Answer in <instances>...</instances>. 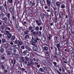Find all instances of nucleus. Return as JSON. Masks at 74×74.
<instances>
[{
    "label": "nucleus",
    "mask_w": 74,
    "mask_h": 74,
    "mask_svg": "<svg viewBox=\"0 0 74 74\" xmlns=\"http://www.w3.org/2000/svg\"><path fill=\"white\" fill-rule=\"evenodd\" d=\"M34 41H32V45L35 46L36 45V44H36V43L38 42V41H39V39L38 37H37L36 38H35V40H34Z\"/></svg>",
    "instance_id": "f257e3e1"
},
{
    "label": "nucleus",
    "mask_w": 74,
    "mask_h": 74,
    "mask_svg": "<svg viewBox=\"0 0 74 74\" xmlns=\"http://www.w3.org/2000/svg\"><path fill=\"white\" fill-rule=\"evenodd\" d=\"M24 63L25 64H28L27 65H28V64L29 65V66H32V65H34V62H28V61H25L24 62Z\"/></svg>",
    "instance_id": "f03ea898"
},
{
    "label": "nucleus",
    "mask_w": 74,
    "mask_h": 74,
    "mask_svg": "<svg viewBox=\"0 0 74 74\" xmlns=\"http://www.w3.org/2000/svg\"><path fill=\"white\" fill-rule=\"evenodd\" d=\"M6 52L9 55H11L12 54V50L11 49H8V51H6Z\"/></svg>",
    "instance_id": "7ed1b4c3"
},
{
    "label": "nucleus",
    "mask_w": 74,
    "mask_h": 74,
    "mask_svg": "<svg viewBox=\"0 0 74 74\" xmlns=\"http://www.w3.org/2000/svg\"><path fill=\"white\" fill-rule=\"evenodd\" d=\"M45 14L44 13H42L41 15V19L43 22L45 21Z\"/></svg>",
    "instance_id": "20e7f679"
},
{
    "label": "nucleus",
    "mask_w": 74,
    "mask_h": 74,
    "mask_svg": "<svg viewBox=\"0 0 74 74\" xmlns=\"http://www.w3.org/2000/svg\"><path fill=\"white\" fill-rule=\"evenodd\" d=\"M58 50H57V48H56L55 51L56 52V53L57 55H59V53H60V50L59 49H58Z\"/></svg>",
    "instance_id": "39448f33"
},
{
    "label": "nucleus",
    "mask_w": 74,
    "mask_h": 74,
    "mask_svg": "<svg viewBox=\"0 0 74 74\" xmlns=\"http://www.w3.org/2000/svg\"><path fill=\"white\" fill-rule=\"evenodd\" d=\"M14 46L16 48H18L19 47V45L18 44L15 43L14 45Z\"/></svg>",
    "instance_id": "423d86ee"
},
{
    "label": "nucleus",
    "mask_w": 74,
    "mask_h": 74,
    "mask_svg": "<svg viewBox=\"0 0 74 74\" xmlns=\"http://www.w3.org/2000/svg\"><path fill=\"white\" fill-rule=\"evenodd\" d=\"M63 16V13L62 12H60L59 13V17L62 18Z\"/></svg>",
    "instance_id": "0eeeda50"
},
{
    "label": "nucleus",
    "mask_w": 74,
    "mask_h": 74,
    "mask_svg": "<svg viewBox=\"0 0 74 74\" xmlns=\"http://www.w3.org/2000/svg\"><path fill=\"white\" fill-rule=\"evenodd\" d=\"M69 52L70 53H73V47H72L71 48L69 49Z\"/></svg>",
    "instance_id": "6e6552de"
},
{
    "label": "nucleus",
    "mask_w": 74,
    "mask_h": 74,
    "mask_svg": "<svg viewBox=\"0 0 74 74\" xmlns=\"http://www.w3.org/2000/svg\"><path fill=\"white\" fill-rule=\"evenodd\" d=\"M40 3L41 4H42V5H44L45 4V1H44L43 0H40Z\"/></svg>",
    "instance_id": "1a4fd4ad"
},
{
    "label": "nucleus",
    "mask_w": 74,
    "mask_h": 74,
    "mask_svg": "<svg viewBox=\"0 0 74 74\" xmlns=\"http://www.w3.org/2000/svg\"><path fill=\"white\" fill-rule=\"evenodd\" d=\"M9 10L11 12V13L12 14V12L14 11V9L12 8V7H10L9 9Z\"/></svg>",
    "instance_id": "9d476101"
},
{
    "label": "nucleus",
    "mask_w": 74,
    "mask_h": 74,
    "mask_svg": "<svg viewBox=\"0 0 74 74\" xmlns=\"http://www.w3.org/2000/svg\"><path fill=\"white\" fill-rule=\"evenodd\" d=\"M33 50L34 51H37V50H38V49L37 48V47L36 46H35L33 47Z\"/></svg>",
    "instance_id": "9b49d317"
},
{
    "label": "nucleus",
    "mask_w": 74,
    "mask_h": 74,
    "mask_svg": "<svg viewBox=\"0 0 74 74\" xmlns=\"http://www.w3.org/2000/svg\"><path fill=\"white\" fill-rule=\"evenodd\" d=\"M47 4L49 7H50V4L51 3V2L49 0H47Z\"/></svg>",
    "instance_id": "f8f14e48"
},
{
    "label": "nucleus",
    "mask_w": 74,
    "mask_h": 74,
    "mask_svg": "<svg viewBox=\"0 0 74 74\" xmlns=\"http://www.w3.org/2000/svg\"><path fill=\"white\" fill-rule=\"evenodd\" d=\"M22 42L18 40V45H19V47L20 45H22Z\"/></svg>",
    "instance_id": "ddd939ff"
},
{
    "label": "nucleus",
    "mask_w": 74,
    "mask_h": 74,
    "mask_svg": "<svg viewBox=\"0 0 74 74\" xmlns=\"http://www.w3.org/2000/svg\"><path fill=\"white\" fill-rule=\"evenodd\" d=\"M33 60L34 61H36L37 62H38L39 61V59L36 58H34Z\"/></svg>",
    "instance_id": "4468645a"
},
{
    "label": "nucleus",
    "mask_w": 74,
    "mask_h": 74,
    "mask_svg": "<svg viewBox=\"0 0 74 74\" xmlns=\"http://www.w3.org/2000/svg\"><path fill=\"white\" fill-rule=\"evenodd\" d=\"M39 71L42 72V73H44V70L42 68H40L39 69Z\"/></svg>",
    "instance_id": "2eb2a0df"
},
{
    "label": "nucleus",
    "mask_w": 74,
    "mask_h": 74,
    "mask_svg": "<svg viewBox=\"0 0 74 74\" xmlns=\"http://www.w3.org/2000/svg\"><path fill=\"white\" fill-rule=\"evenodd\" d=\"M0 51L2 53H3L4 52V49L2 48L0 50Z\"/></svg>",
    "instance_id": "dca6fc26"
},
{
    "label": "nucleus",
    "mask_w": 74,
    "mask_h": 74,
    "mask_svg": "<svg viewBox=\"0 0 74 74\" xmlns=\"http://www.w3.org/2000/svg\"><path fill=\"white\" fill-rule=\"evenodd\" d=\"M56 5L57 6L58 8L60 7V3H59V2H57L56 3Z\"/></svg>",
    "instance_id": "f3484780"
},
{
    "label": "nucleus",
    "mask_w": 74,
    "mask_h": 74,
    "mask_svg": "<svg viewBox=\"0 0 74 74\" xmlns=\"http://www.w3.org/2000/svg\"><path fill=\"white\" fill-rule=\"evenodd\" d=\"M5 8V6L4 5H2L1 6V11H3V10H4V8Z\"/></svg>",
    "instance_id": "a211bd4d"
},
{
    "label": "nucleus",
    "mask_w": 74,
    "mask_h": 74,
    "mask_svg": "<svg viewBox=\"0 0 74 74\" xmlns=\"http://www.w3.org/2000/svg\"><path fill=\"white\" fill-rule=\"evenodd\" d=\"M44 51H48V47L47 46H45L44 47Z\"/></svg>",
    "instance_id": "6ab92c4d"
},
{
    "label": "nucleus",
    "mask_w": 74,
    "mask_h": 74,
    "mask_svg": "<svg viewBox=\"0 0 74 74\" xmlns=\"http://www.w3.org/2000/svg\"><path fill=\"white\" fill-rule=\"evenodd\" d=\"M2 42L3 43H5L6 42V40L5 39L2 38Z\"/></svg>",
    "instance_id": "aec40b11"
},
{
    "label": "nucleus",
    "mask_w": 74,
    "mask_h": 74,
    "mask_svg": "<svg viewBox=\"0 0 74 74\" xmlns=\"http://www.w3.org/2000/svg\"><path fill=\"white\" fill-rule=\"evenodd\" d=\"M37 33H38L37 32L35 31L33 32V34L34 36H36V35H37Z\"/></svg>",
    "instance_id": "412c9836"
},
{
    "label": "nucleus",
    "mask_w": 74,
    "mask_h": 74,
    "mask_svg": "<svg viewBox=\"0 0 74 74\" xmlns=\"http://www.w3.org/2000/svg\"><path fill=\"white\" fill-rule=\"evenodd\" d=\"M7 16L8 18V19H10V17L11 16V14H10V13H8Z\"/></svg>",
    "instance_id": "4be33fe9"
},
{
    "label": "nucleus",
    "mask_w": 74,
    "mask_h": 74,
    "mask_svg": "<svg viewBox=\"0 0 74 74\" xmlns=\"http://www.w3.org/2000/svg\"><path fill=\"white\" fill-rule=\"evenodd\" d=\"M10 62H11V63L10 64V66H11L12 67V64H11V63L12 64H13V60H12V59H11V60H9V62L10 63Z\"/></svg>",
    "instance_id": "5701e85b"
},
{
    "label": "nucleus",
    "mask_w": 74,
    "mask_h": 74,
    "mask_svg": "<svg viewBox=\"0 0 74 74\" xmlns=\"http://www.w3.org/2000/svg\"><path fill=\"white\" fill-rule=\"evenodd\" d=\"M12 36V34H8V37L9 38H10Z\"/></svg>",
    "instance_id": "b1692460"
},
{
    "label": "nucleus",
    "mask_w": 74,
    "mask_h": 74,
    "mask_svg": "<svg viewBox=\"0 0 74 74\" xmlns=\"http://www.w3.org/2000/svg\"><path fill=\"white\" fill-rule=\"evenodd\" d=\"M11 39L12 40H14L15 39V36H12Z\"/></svg>",
    "instance_id": "393cba45"
},
{
    "label": "nucleus",
    "mask_w": 74,
    "mask_h": 74,
    "mask_svg": "<svg viewBox=\"0 0 74 74\" xmlns=\"http://www.w3.org/2000/svg\"><path fill=\"white\" fill-rule=\"evenodd\" d=\"M46 54H45V56H49V53L48 51H46L45 52Z\"/></svg>",
    "instance_id": "a878e982"
},
{
    "label": "nucleus",
    "mask_w": 74,
    "mask_h": 74,
    "mask_svg": "<svg viewBox=\"0 0 74 74\" xmlns=\"http://www.w3.org/2000/svg\"><path fill=\"white\" fill-rule=\"evenodd\" d=\"M16 29L18 30H20V29H21V28H20V27L18 25H16Z\"/></svg>",
    "instance_id": "bb28decb"
},
{
    "label": "nucleus",
    "mask_w": 74,
    "mask_h": 74,
    "mask_svg": "<svg viewBox=\"0 0 74 74\" xmlns=\"http://www.w3.org/2000/svg\"><path fill=\"white\" fill-rule=\"evenodd\" d=\"M46 40L47 39H46V38H45V37H43L42 38V40L44 42H45V41H46Z\"/></svg>",
    "instance_id": "cd10ccee"
},
{
    "label": "nucleus",
    "mask_w": 74,
    "mask_h": 74,
    "mask_svg": "<svg viewBox=\"0 0 74 74\" xmlns=\"http://www.w3.org/2000/svg\"><path fill=\"white\" fill-rule=\"evenodd\" d=\"M35 29L36 31H39V27L38 26H37L35 28Z\"/></svg>",
    "instance_id": "c85d7f7f"
},
{
    "label": "nucleus",
    "mask_w": 74,
    "mask_h": 74,
    "mask_svg": "<svg viewBox=\"0 0 74 74\" xmlns=\"http://www.w3.org/2000/svg\"><path fill=\"white\" fill-rule=\"evenodd\" d=\"M3 21H8V18L6 17H5L4 18H3Z\"/></svg>",
    "instance_id": "c756f323"
},
{
    "label": "nucleus",
    "mask_w": 74,
    "mask_h": 74,
    "mask_svg": "<svg viewBox=\"0 0 74 74\" xmlns=\"http://www.w3.org/2000/svg\"><path fill=\"white\" fill-rule=\"evenodd\" d=\"M29 32L27 30L24 31V32L25 33V34H29Z\"/></svg>",
    "instance_id": "7c9ffc66"
},
{
    "label": "nucleus",
    "mask_w": 74,
    "mask_h": 74,
    "mask_svg": "<svg viewBox=\"0 0 74 74\" xmlns=\"http://www.w3.org/2000/svg\"><path fill=\"white\" fill-rule=\"evenodd\" d=\"M27 56L29 58H32V55L30 53H29L27 55Z\"/></svg>",
    "instance_id": "2f4dec72"
},
{
    "label": "nucleus",
    "mask_w": 74,
    "mask_h": 74,
    "mask_svg": "<svg viewBox=\"0 0 74 74\" xmlns=\"http://www.w3.org/2000/svg\"><path fill=\"white\" fill-rule=\"evenodd\" d=\"M29 38V36L28 35H26L25 37V39H27V38Z\"/></svg>",
    "instance_id": "473e14b6"
},
{
    "label": "nucleus",
    "mask_w": 74,
    "mask_h": 74,
    "mask_svg": "<svg viewBox=\"0 0 74 74\" xmlns=\"http://www.w3.org/2000/svg\"><path fill=\"white\" fill-rule=\"evenodd\" d=\"M67 26V28H70V26H71V25L70 24H68L66 25Z\"/></svg>",
    "instance_id": "72a5a7b5"
},
{
    "label": "nucleus",
    "mask_w": 74,
    "mask_h": 74,
    "mask_svg": "<svg viewBox=\"0 0 74 74\" xmlns=\"http://www.w3.org/2000/svg\"><path fill=\"white\" fill-rule=\"evenodd\" d=\"M18 50L20 52H22V49H20V48H19V49H18Z\"/></svg>",
    "instance_id": "f704fd0d"
},
{
    "label": "nucleus",
    "mask_w": 74,
    "mask_h": 74,
    "mask_svg": "<svg viewBox=\"0 0 74 74\" xmlns=\"http://www.w3.org/2000/svg\"><path fill=\"white\" fill-rule=\"evenodd\" d=\"M4 47L5 48H7L8 47V44H5L4 45Z\"/></svg>",
    "instance_id": "c9c22d12"
},
{
    "label": "nucleus",
    "mask_w": 74,
    "mask_h": 74,
    "mask_svg": "<svg viewBox=\"0 0 74 74\" xmlns=\"http://www.w3.org/2000/svg\"><path fill=\"white\" fill-rule=\"evenodd\" d=\"M60 44L58 43L57 44V47L58 49H59V48H60Z\"/></svg>",
    "instance_id": "e433bc0d"
},
{
    "label": "nucleus",
    "mask_w": 74,
    "mask_h": 74,
    "mask_svg": "<svg viewBox=\"0 0 74 74\" xmlns=\"http://www.w3.org/2000/svg\"><path fill=\"white\" fill-rule=\"evenodd\" d=\"M15 62H16V60H14V63H13V67H12L13 68V67H14V66H15Z\"/></svg>",
    "instance_id": "4c0bfd02"
},
{
    "label": "nucleus",
    "mask_w": 74,
    "mask_h": 74,
    "mask_svg": "<svg viewBox=\"0 0 74 74\" xmlns=\"http://www.w3.org/2000/svg\"><path fill=\"white\" fill-rule=\"evenodd\" d=\"M25 59L27 61H29V58L27 57H25Z\"/></svg>",
    "instance_id": "58836bf2"
},
{
    "label": "nucleus",
    "mask_w": 74,
    "mask_h": 74,
    "mask_svg": "<svg viewBox=\"0 0 74 74\" xmlns=\"http://www.w3.org/2000/svg\"><path fill=\"white\" fill-rule=\"evenodd\" d=\"M53 57L55 58H57V59L58 58V55L57 54L55 55L54 56H53Z\"/></svg>",
    "instance_id": "ea45409f"
},
{
    "label": "nucleus",
    "mask_w": 74,
    "mask_h": 74,
    "mask_svg": "<svg viewBox=\"0 0 74 74\" xmlns=\"http://www.w3.org/2000/svg\"><path fill=\"white\" fill-rule=\"evenodd\" d=\"M49 36H49L48 37V38L49 40H51V38H52V36L51 35H49Z\"/></svg>",
    "instance_id": "a19ab883"
},
{
    "label": "nucleus",
    "mask_w": 74,
    "mask_h": 74,
    "mask_svg": "<svg viewBox=\"0 0 74 74\" xmlns=\"http://www.w3.org/2000/svg\"><path fill=\"white\" fill-rule=\"evenodd\" d=\"M3 25L5 26H6L7 25V23L6 22L3 23Z\"/></svg>",
    "instance_id": "79ce46f5"
},
{
    "label": "nucleus",
    "mask_w": 74,
    "mask_h": 74,
    "mask_svg": "<svg viewBox=\"0 0 74 74\" xmlns=\"http://www.w3.org/2000/svg\"><path fill=\"white\" fill-rule=\"evenodd\" d=\"M43 70H45V71H47V68L46 67H43Z\"/></svg>",
    "instance_id": "37998d69"
},
{
    "label": "nucleus",
    "mask_w": 74,
    "mask_h": 74,
    "mask_svg": "<svg viewBox=\"0 0 74 74\" xmlns=\"http://www.w3.org/2000/svg\"><path fill=\"white\" fill-rule=\"evenodd\" d=\"M62 8H65V5L64 4L62 5L61 6Z\"/></svg>",
    "instance_id": "c03bdc74"
},
{
    "label": "nucleus",
    "mask_w": 74,
    "mask_h": 74,
    "mask_svg": "<svg viewBox=\"0 0 74 74\" xmlns=\"http://www.w3.org/2000/svg\"><path fill=\"white\" fill-rule=\"evenodd\" d=\"M6 34H5L7 35V34H10V32L8 31H6Z\"/></svg>",
    "instance_id": "a18cd8bd"
},
{
    "label": "nucleus",
    "mask_w": 74,
    "mask_h": 74,
    "mask_svg": "<svg viewBox=\"0 0 74 74\" xmlns=\"http://www.w3.org/2000/svg\"><path fill=\"white\" fill-rule=\"evenodd\" d=\"M14 49V47L13 46H12L10 47V49H11V50H12Z\"/></svg>",
    "instance_id": "49530a36"
},
{
    "label": "nucleus",
    "mask_w": 74,
    "mask_h": 74,
    "mask_svg": "<svg viewBox=\"0 0 74 74\" xmlns=\"http://www.w3.org/2000/svg\"><path fill=\"white\" fill-rule=\"evenodd\" d=\"M50 1L51 3H53L55 1L54 0H50Z\"/></svg>",
    "instance_id": "de8ad7c7"
},
{
    "label": "nucleus",
    "mask_w": 74,
    "mask_h": 74,
    "mask_svg": "<svg viewBox=\"0 0 74 74\" xmlns=\"http://www.w3.org/2000/svg\"><path fill=\"white\" fill-rule=\"evenodd\" d=\"M8 1L10 3H12V2H13L12 0H8Z\"/></svg>",
    "instance_id": "09e8293b"
},
{
    "label": "nucleus",
    "mask_w": 74,
    "mask_h": 74,
    "mask_svg": "<svg viewBox=\"0 0 74 74\" xmlns=\"http://www.w3.org/2000/svg\"><path fill=\"white\" fill-rule=\"evenodd\" d=\"M21 60L22 62H24L25 61V58L23 57H22L21 58Z\"/></svg>",
    "instance_id": "8fccbe9b"
},
{
    "label": "nucleus",
    "mask_w": 74,
    "mask_h": 74,
    "mask_svg": "<svg viewBox=\"0 0 74 74\" xmlns=\"http://www.w3.org/2000/svg\"><path fill=\"white\" fill-rule=\"evenodd\" d=\"M62 70L63 71V72H65V70H64V67H62Z\"/></svg>",
    "instance_id": "3c124183"
},
{
    "label": "nucleus",
    "mask_w": 74,
    "mask_h": 74,
    "mask_svg": "<svg viewBox=\"0 0 74 74\" xmlns=\"http://www.w3.org/2000/svg\"><path fill=\"white\" fill-rule=\"evenodd\" d=\"M27 49V50H28V51H30L32 50L30 47H28Z\"/></svg>",
    "instance_id": "603ef678"
},
{
    "label": "nucleus",
    "mask_w": 74,
    "mask_h": 74,
    "mask_svg": "<svg viewBox=\"0 0 74 74\" xmlns=\"http://www.w3.org/2000/svg\"><path fill=\"white\" fill-rule=\"evenodd\" d=\"M53 64H54V66H56L57 65V63L56 62H53Z\"/></svg>",
    "instance_id": "864d4df0"
},
{
    "label": "nucleus",
    "mask_w": 74,
    "mask_h": 74,
    "mask_svg": "<svg viewBox=\"0 0 74 74\" xmlns=\"http://www.w3.org/2000/svg\"><path fill=\"white\" fill-rule=\"evenodd\" d=\"M55 22L56 23H57V22H58V20L57 19V17H56L55 18Z\"/></svg>",
    "instance_id": "5fc2aeb1"
},
{
    "label": "nucleus",
    "mask_w": 74,
    "mask_h": 74,
    "mask_svg": "<svg viewBox=\"0 0 74 74\" xmlns=\"http://www.w3.org/2000/svg\"><path fill=\"white\" fill-rule=\"evenodd\" d=\"M4 5H5V6H6V7H7V1H5V2Z\"/></svg>",
    "instance_id": "6e6d98bb"
},
{
    "label": "nucleus",
    "mask_w": 74,
    "mask_h": 74,
    "mask_svg": "<svg viewBox=\"0 0 74 74\" xmlns=\"http://www.w3.org/2000/svg\"><path fill=\"white\" fill-rule=\"evenodd\" d=\"M36 24H37L38 23H39V21H38V20H36Z\"/></svg>",
    "instance_id": "4d7b16f0"
},
{
    "label": "nucleus",
    "mask_w": 74,
    "mask_h": 74,
    "mask_svg": "<svg viewBox=\"0 0 74 74\" xmlns=\"http://www.w3.org/2000/svg\"><path fill=\"white\" fill-rule=\"evenodd\" d=\"M21 48L23 49H25V47L24 46H22L21 47Z\"/></svg>",
    "instance_id": "13d9d810"
},
{
    "label": "nucleus",
    "mask_w": 74,
    "mask_h": 74,
    "mask_svg": "<svg viewBox=\"0 0 74 74\" xmlns=\"http://www.w3.org/2000/svg\"><path fill=\"white\" fill-rule=\"evenodd\" d=\"M33 29V27L31 26H30L29 27V30H31L32 29Z\"/></svg>",
    "instance_id": "bf43d9fd"
},
{
    "label": "nucleus",
    "mask_w": 74,
    "mask_h": 74,
    "mask_svg": "<svg viewBox=\"0 0 74 74\" xmlns=\"http://www.w3.org/2000/svg\"><path fill=\"white\" fill-rule=\"evenodd\" d=\"M12 19L13 20V21H14V20H15V16H12Z\"/></svg>",
    "instance_id": "052dcab7"
},
{
    "label": "nucleus",
    "mask_w": 74,
    "mask_h": 74,
    "mask_svg": "<svg viewBox=\"0 0 74 74\" xmlns=\"http://www.w3.org/2000/svg\"><path fill=\"white\" fill-rule=\"evenodd\" d=\"M14 42H15V44H18V41L17 40H16Z\"/></svg>",
    "instance_id": "680f3d73"
},
{
    "label": "nucleus",
    "mask_w": 74,
    "mask_h": 74,
    "mask_svg": "<svg viewBox=\"0 0 74 74\" xmlns=\"http://www.w3.org/2000/svg\"><path fill=\"white\" fill-rule=\"evenodd\" d=\"M29 5H33V3L32 2H30L29 3Z\"/></svg>",
    "instance_id": "e2e57ef3"
},
{
    "label": "nucleus",
    "mask_w": 74,
    "mask_h": 74,
    "mask_svg": "<svg viewBox=\"0 0 74 74\" xmlns=\"http://www.w3.org/2000/svg\"><path fill=\"white\" fill-rule=\"evenodd\" d=\"M42 27H40L39 28V29L40 30V31L42 30Z\"/></svg>",
    "instance_id": "0e129e2a"
},
{
    "label": "nucleus",
    "mask_w": 74,
    "mask_h": 74,
    "mask_svg": "<svg viewBox=\"0 0 74 74\" xmlns=\"http://www.w3.org/2000/svg\"><path fill=\"white\" fill-rule=\"evenodd\" d=\"M1 29H2V30H3V29H4V27H3V25L1 26Z\"/></svg>",
    "instance_id": "69168bd1"
},
{
    "label": "nucleus",
    "mask_w": 74,
    "mask_h": 74,
    "mask_svg": "<svg viewBox=\"0 0 74 74\" xmlns=\"http://www.w3.org/2000/svg\"><path fill=\"white\" fill-rule=\"evenodd\" d=\"M13 51H14V53H16V50L15 49H13Z\"/></svg>",
    "instance_id": "338daca9"
},
{
    "label": "nucleus",
    "mask_w": 74,
    "mask_h": 74,
    "mask_svg": "<svg viewBox=\"0 0 74 74\" xmlns=\"http://www.w3.org/2000/svg\"><path fill=\"white\" fill-rule=\"evenodd\" d=\"M26 53L25 51H24L23 52V55H25V53Z\"/></svg>",
    "instance_id": "774afa93"
}]
</instances>
